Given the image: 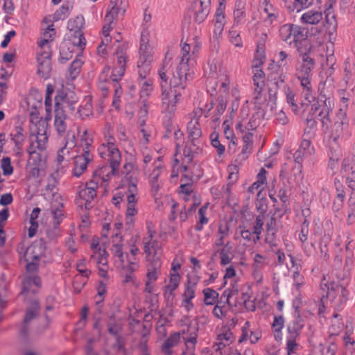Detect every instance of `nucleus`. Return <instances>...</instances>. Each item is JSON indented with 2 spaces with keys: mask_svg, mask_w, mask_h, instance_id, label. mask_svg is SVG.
Masks as SVG:
<instances>
[{
  "mask_svg": "<svg viewBox=\"0 0 355 355\" xmlns=\"http://www.w3.org/2000/svg\"><path fill=\"white\" fill-rule=\"evenodd\" d=\"M234 340V335L229 326L225 324L216 329V338L214 345L216 355L222 354V350L228 347Z\"/></svg>",
  "mask_w": 355,
  "mask_h": 355,
  "instance_id": "23",
  "label": "nucleus"
},
{
  "mask_svg": "<svg viewBox=\"0 0 355 355\" xmlns=\"http://www.w3.org/2000/svg\"><path fill=\"white\" fill-rule=\"evenodd\" d=\"M51 21V17H46L42 22V28L41 35L37 40V51H51V44L55 39V30Z\"/></svg>",
  "mask_w": 355,
  "mask_h": 355,
  "instance_id": "18",
  "label": "nucleus"
},
{
  "mask_svg": "<svg viewBox=\"0 0 355 355\" xmlns=\"http://www.w3.org/2000/svg\"><path fill=\"white\" fill-rule=\"evenodd\" d=\"M112 85L114 89V94L113 96L112 101V106L115 107L116 110H119L121 107V97L123 94V89L119 85L118 81H114L112 80V78H110L108 83L107 86L110 88V85ZM107 92L102 91V95L103 97H106L107 96Z\"/></svg>",
  "mask_w": 355,
  "mask_h": 355,
  "instance_id": "39",
  "label": "nucleus"
},
{
  "mask_svg": "<svg viewBox=\"0 0 355 355\" xmlns=\"http://www.w3.org/2000/svg\"><path fill=\"white\" fill-rule=\"evenodd\" d=\"M180 333H175L171 334L164 342L162 346V351L165 355L171 354V347L177 345L180 341Z\"/></svg>",
  "mask_w": 355,
  "mask_h": 355,
  "instance_id": "50",
  "label": "nucleus"
},
{
  "mask_svg": "<svg viewBox=\"0 0 355 355\" xmlns=\"http://www.w3.org/2000/svg\"><path fill=\"white\" fill-rule=\"evenodd\" d=\"M265 215H258L253 223L252 233L254 235L253 242L257 243L261 239V234L263 230Z\"/></svg>",
  "mask_w": 355,
  "mask_h": 355,
  "instance_id": "46",
  "label": "nucleus"
},
{
  "mask_svg": "<svg viewBox=\"0 0 355 355\" xmlns=\"http://www.w3.org/2000/svg\"><path fill=\"white\" fill-rule=\"evenodd\" d=\"M200 46L194 41H187L181 43L180 60L179 62L189 63L199 51Z\"/></svg>",
  "mask_w": 355,
  "mask_h": 355,
  "instance_id": "29",
  "label": "nucleus"
},
{
  "mask_svg": "<svg viewBox=\"0 0 355 355\" xmlns=\"http://www.w3.org/2000/svg\"><path fill=\"white\" fill-rule=\"evenodd\" d=\"M83 24L84 19L83 17H76L75 19H70L67 24L68 28L71 32V40L73 45L80 50H83L86 46V40L82 31Z\"/></svg>",
  "mask_w": 355,
  "mask_h": 355,
  "instance_id": "20",
  "label": "nucleus"
},
{
  "mask_svg": "<svg viewBox=\"0 0 355 355\" xmlns=\"http://www.w3.org/2000/svg\"><path fill=\"white\" fill-rule=\"evenodd\" d=\"M78 135L80 137V146L83 148V152H85V150H89V148L92 144L93 139L90 135H89L87 130L78 129Z\"/></svg>",
  "mask_w": 355,
  "mask_h": 355,
  "instance_id": "56",
  "label": "nucleus"
},
{
  "mask_svg": "<svg viewBox=\"0 0 355 355\" xmlns=\"http://www.w3.org/2000/svg\"><path fill=\"white\" fill-rule=\"evenodd\" d=\"M76 270L78 271L80 278L88 279L90 275L91 270L86 267V260L80 259L76 262Z\"/></svg>",
  "mask_w": 355,
  "mask_h": 355,
  "instance_id": "64",
  "label": "nucleus"
},
{
  "mask_svg": "<svg viewBox=\"0 0 355 355\" xmlns=\"http://www.w3.org/2000/svg\"><path fill=\"white\" fill-rule=\"evenodd\" d=\"M333 83V78L327 77L326 80L320 83L319 85V91L320 96L325 98L324 105H320L318 110L319 111L318 117L322 123V130L324 133V143L327 148L331 152V136H332V122L331 119V108L327 105V101L328 100L329 105H330V98H327L329 92H331Z\"/></svg>",
  "mask_w": 355,
  "mask_h": 355,
  "instance_id": "8",
  "label": "nucleus"
},
{
  "mask_svg": "<svg viewBox=\"0 0 355 355\" xmlns=\"http://www.w3.org/2000/svg\"><path fill=\"white\" fill-rule=\"evenodd\" d=\"M220 257V264L221 266H226L231 263L232 260V255L231 253V247L229 246L227 242L222 249L218 251Z\"/></svg>",
  "mask_w": 355,
  "mask_h": 355,
  "instance_id": "54",
  "label": "nucleus"
},
{
  "mask_svg": "<svg viewBox=\"0 0 355 355\" xmlns=\"http://www.w3.org/2000/svg\"><path fill=\"white\" fill-rule=\"evenodd\" d=\"M66 115L64 110L55 109L54 126L58 134L61 135L66 131L67 124L65 123Z\"/></svg>",
  "mask_w": 355,
  "mask_h": 355,
  "instance_id": "45",
  "label": "nucleus"
},
{
  "mask_svg": "<svg viewBox=\"0 0 355 355\" xmlns=\"http://www.w3.org/2000/svg\"><path fill=\"white\" fill-rule=\"evenodd\" d=\"M254 87H265V73L261 68L252 69Z\"/></svg>",
  "mask_w": 355,
  "mask_h": 355,
  "instance_id": "61",
  "label": "nucleus"
},
{
  "mask_svg": "<svg viewBox=\"0 0 355 355\" xmlns=\"http://www.w3.org/2000/svg\"><path fill=\"white\" fill-rule=\"evenodd\" d=\"M146 229L147 236L142 239L143 248L146 261L152 262L154 260L160 259L163 249L162 244L157 240L153 239L156 231L152 223H147Z\"/></svg>",
  "mask_w": 355,
  "mask_h": 355,
  "instance_id": "13",
  "label": "nucleus"
},
{
  "mask_svg": "<svg viewBox=\"0 0 355 355\" xmlns=\"http://www.w3.org/2000/svg\"><path fill=\"white\" fill-rule=\"evenodd\" d=\"M198 329V322L191 320L180 332L186 347V350L183 352L182 355H195L194 350L197 343Z\"/></svg>",
  "mask_w": 355,
  "mask_h": 355,
  "instance_id": "19",
  "label": "nucleus"
},
{
  "mask_svg": "<svg viewBox=\"0 0 355 355\" xmlns=\"http://www.w3.org/2000/svg\"><path fill=\"white\" fill-rule=\"evenodd\" d=\"M242 139L244 142V146L241 153L238 155V157L243 159H245L250 153L253 143V138H251L250 135H246L245 137H242Z\"/></svg>",
  "mask_w": 355,
  "mask_h": 355,
  "instance_id": "62",
  "label": "nucleus"
},
{
  "mask_svg": "<svg viewBox=\"0 0 355 355\" xmlns=\"http://www.w3.org/2000/svg\"><path fill=\"white\" fill-rule=\"evenodd\" d=\"M27 104L28 106V110L29 112L30 121L35 127L39 125L38 128L44 126V123L41 125V116L40 114L39 109L42 107V97L38 96L37 98H34L32 96L27 98Z\"/></svg>",
  "mask_w": 355,
  "mask_h": 355,
  "instance_id": "27",
  "label": "nucleus"
},
{
  "mask_svg": "<svg viewBox=\"0 0 355 355\" xmlns=\"http://www.w3.org/2000/svg\"><path fill=\"white\" fill-rule=\"evenodd\" d=\"M340 329V331H344L345 334L343 336V341L345 345L350 344L354 345L355 344V341L353 338L350 337V336L353 334L354 328L353 324L350 321H347L345 324H341V326L338 327Z\"/></svg>",
  "mask_w": 355,
  "mask_h": 355,
  "instance_id": "52",
  "label": "nucleus"
},
{
  "mask_svg": "<svg viewBox=\"0 0 355 355\" xmlns=\"http://www.w3.org/2000/svg\"><path fill=\"white\" fill-rule=\"evenodd\" d=\"M260 7L266 14L265 21L271 24L279 17V10L271 3V0H260Z\"/></svg>",
  "mask_w": 355,
  "mask_h": 355,
  "instance_id": "34",
  "label": "nucleus"
},
{
  "mask_svg": "<svg viewBox=\"0 0 355 355\" xmlns=\"http://www.w3.org/2000/svg\"><path fill=\"white\" fill-rule=\"evenodd\" d=\"M112 244L110 250L116 258L118 259L117 261L119 266L125 269L127 271L135 272L139 268V256L133 257L132 255H127V265H125V258L123 251L122 237L118 234H116L112 239Z\"/></svg>",
  "mask_w": 355,
  "mask_h": 355,
  "instance_id": "12",
  "label": "nucleus"
},
{
  "mask_svg": "<svg viewBox=\"0 0 355 355\" xmlns=\"http://www.w3.org/2000/svg\"><path fill=\"white\" fill-rule=\"evenodd\" d=\"M90 249L92 250L90 261L97 266L98 276L102 278L97 283L96 295L94 297L95 304L98 305L103 302L107 295V285L110 282L107 265L108 253L104 247L100 245L99 239L96 236L93 237L91 241Z\"/></svg>",
  "mask_w": 355,
  "mask_h": 355,
  "instance_id": "2",
  "label": "nucleus"
},
{
  "mask_svg": "<svg viewBox=\"0 0 355 355\" xmlns=\"http://www.w3.org/2000/svg\"><path fill=\"white\" fill-rule=\"evenodd\" d=\"M119 8L114 6L106 13L105 17V24L103 26L102 34L110 35V31L113 29V21L119 14Z\"/></svg>",
  "mask_w": 355,
  "mask_h": 355,
  "instance_id": "40",
  "label": "nucleus"
},
{
  "mask_svg": "<svg viewBox=\"0 0 355 355\" xmlns=\"http://www.w3.org/2000/svg\"><path fill=\"white\" fill-rule=\"evenodd\" d=\"M74 113V116L80 120L89 119L94 116V108L92 100L90 96H85L81 104L78 106L77 111Z\"/></svg>",
  "mask_w": 355,
  "mask_h": 355,
  "instance_id": "31",
  "label": "nucleus"
},
{
  "mask_svg": "<svg viewBox=\"0 0 355 355\" xmlns=\"http://www.w3.org/2000/svg\"><path fill=\"white\" fill-rule=\"evenodd\" d=\"M83 64V60L80 56H78L71 64L69 72L71 79H75L79 74L80 68Z\"/></svg>",
  "mask_w": 355,
  "mask_h": 355,
  "instance_id": "59",
  "label": "nucleus"
},
{
  "mask_svg": "<svg viewBox=\"0 0 355 355\" xmlns=\"http://www.w3.org/2000/svg\"><path fill=\"white\" fill-rule=\"evenodd\" d=\"M138 74H139V80H144V79H151L148 76L150 75L151 71V63H138Z\"/></svg>",
  "mask_w": 355,
  "mask_h": 355,
  "instance_id": "63",
  "label": "nucleus"
},
{
  "mask_svg": "<svg viewBox=\"0 0 355 355\" xmlns=\"http://www.w3.org/2000/svg\"><path fill=\"white\" fill-rule=\"evenodd\" d=\"M171 67V58H168L166 55L157 71L159 78L161 80V110L162 113L168 117V123L171 122V119L177 110V104L184 93L177 90V89L167 88L166 86L169 78L167 73Z\"/></svg>",
  "mask_w": 355,
  "mask_h": 355,
  "instance_id": "3",
  "label": "nucleus"
},
{
  "mask_svg": "<svg viewBox=\"0 0 355 355\" xmlns=\"http://www.w3.org/2000/svg\"><path fill=\"white\" fill-rule=\"evenodd\" d=\"M45 250V243L41 239L33 242L27 248L24 253L26 271L22 280V290L20 295L26 300L28 299L32 294L36 293L41 287V279L36 272L40 259L44 256Z\"/></svg>",
  "mask_w": 355,
  "mask_h": 355,
  "instance_id": "1",
  "label": "nucleus"
},
{
  "mask_svg": "<svg viewBox=\"0 0 355 355\" xmlns=\"http://www.w3.org/2000/svg\"><path fill=\"white\" fill-rule=\"evenodd\" d=\"M103 139L98 148L100 157L110 163L111 171L107 172L115 175L119 168L121 162V154L114 137V128L110 123H106L103 130Z\"/></svg>",
  "mask_w": 355,
  "mask_h": 355,
  "instance_id": "4",
  "label": "nucleus"
},
{
  "mask_svg": "<svg viewBox=\"0 0 355 355\" xmlns=\"http://www.w3.org/2000/svg\"><path fill=\"white\" fill-rule=\"evenodd\" d=\"M76 145V144L74 135H68L64 146L61 148L58 153V162L59 163L62 162L65 156L69 154L70 150L73 149Z\"/></svg>",
  "mask_w": 355,
  "mask_h": 355,
  "instance_id": "43",
  "label": "nucleus"
},
{
  "mask_svg": "<svg viewBox=\"0 0 355 355\" xmlns=\"http://www.w3.org/2000/svg\"><path fill=\"white\" fill-rule=\"evenodd\" d=\"M181 280L180 274H169L168 281L164 288V295L167 301H172L175 297V291L178 288Z\"/></svg>",
  "mask_w": 355,
  "mask_h": 355,
  "instance_id": "33",
  "label": "nucleus"
},
{
  "mask_svg": "<svg viewBox=\"0 0 355 355\" xmlns=\"http://www.w3.org/2000/svg\"><path fill=\"white\" fill-rule=\"evenodd\" d=\"M230 234V225L227 222L220 223L218 230L215 234L214 246L218 248L225 246V239Z\"/></svg>",
  "mask_w": 355,
  "mask_h": 355,
  "instance_id": "38",
  "label": "nucleus"
},
{
  "mask_svg": "<svg viewBox=\"0 0 355 355\" xmlns=\"http://www.w3.org/2000/svg\"><path fill=\"white\" fill-rule=\"evenodd\" d=\"M93 156L90 150H85V152L77 155L74 159V167L73 174L76 177H80L87 169V164L92 160Z\"/></svg>",
  "mask_w": 355,
  "mask_h": 355,
  "instance_id": "30",
  "label": "nucleus"
},
{
  "mask_svg": "<svg viewBox=\"0 0 355 355\" xmlns=\"http://www.w3.org/2000/svg\"><path fill=\"white\" fill-rule=\"evenodd\" d=\"M220 87L218 89V104L214 112L213 121H218L224 113L227 107V100L230 96V78L226 73H222L219 76Z\"/></svg>",
  "mask_w": 355,
  "mask_h": 355,
  "instance_id": "17",
  "label": "nucleus"
},
{
  "mask_svg": "<svg viewBox=\"0 0 355 355\" xmlns=\"http://www.w3.org/2000/svg\"><path fill=\"white\" fill-rule=\"evenodd\" d=\"M166 55L168 58H171V62L172 63V58L168 56V53H166L165 57ZM171 69L170 87L184 92L187 86V83L193 78V69L189 63L179 62L175 68L169 69L168 71Z\"/></svg>",
  "mask_w": 355,
  "mask_h": 355,
  "instance_id": "11",
  "label": "nucleus"
},
{
  "mask_svg": "<svg viewBox=\"0 0 355 355\" xmlns=\"http://www.w3.org/2000/svg\"><path fill=\"white\" fill-rule=\"evenodd\" d=\"M140 87L139 95L143 102H146L154 89L153 79H144L138 81Z\"/></svg>",
  "mask_w": 355,
  "mask_h": 355,
  "instance_id": "42",
  "label": "nucleus"
},
{
  "mask_svg": "<svg viewBox=\"0 0 355 355\" xmlns=\"http://www.w3.org/2000/svg\"><path fill=\"white\" fill-rule=\"evenodd\" d=\"M281 40L289 45L298 47L306 37L304 29L298 25L286 24L282 26L279 31Z\"/></svg>",
  "mask_w": 355,
  "mask_h": 355,
  "instance_id": "15",
  "label": "nucleus"
},
{
  "mask_svg": "<svg viewBox=\"0 0 355 355\" xmlns=\"http://www.w3.org/2000/svg\"><path fill=\"white\" fill-rule=\"evenodd\" d=\"M303 327V321L300 318L290 322L287 327V330L289 334L288 336L296 338L299 335Z\"/></svg>",
  "mask_w": 355,
  "mask_h": 355,
  "instance_id": "55",
  "label": "nucleus"
},
{
  "mask_svg": "<svg viewBox=\"0 0 355 355\" xmlns=\"http://www.w3.org/2000/svg\"><path fill=\"white\" fill-rule=\"evenodd\" d=\"M315 66L314 59L308 53L301 55L300 60H298L296 65V76L300 81L303 89L302 94L308 103H311L315 100V93L311 84Z\"/></svg>",
  "mask_w": 355,
  "mask_h": 355,
  "instance_id": "7",
  "label": "nucleus"
},
{
  "mask_svg": "<svg viewBox=\"0 0 355 355\" xmlns=\"http://www.w3.org/2000/svg\"><path fill=\"white\" fill-rule=\"evenodd\" d=\"M149 35L147 29L141 32L138 63H152L153 62L154 46L149 43Z\"/></svg>",
  "mask_w": 355,
  "mask_h": 355,
  "instance_id": "22",
  "label": "nucleus"
},
{
  "mask_svg": "<svg viewBox=\"0 0 355 355\" xmlns=\"http://www.w3.org/2000/svg\"><path fill=\"white\" fill-rule=\"evenodd\" d=\"M161 267L162 262L160 259L148 262L146 266V280L156 282L161 275Z\"/></svg>",
  "mask_w": 355,
  "mask_h": 355,
  "instance_id": "36",
  "label": "nucleus"
},
{
  "mask_svg": "<svg viewBox=\"0 0 355 355\" xmlns=\"http://www.w3.org/2000/svg\"><path fill=\"white\" fill-rule=\"evenodd\" d=\"M202 114V109H196L188 115L187 130L189 141L187 142L183 148L184 162L182 167L187 169L186 164H191L193 159V154L200 148V137L202 131L199 123V119Z\"/></svg>",
  "mask_w": 355,
  "mask_h": 355,
  "instance_id": "5",
  "label": "nucleus"
},
{
  "mask_svg": "<svg viewBox=\"0 0 355 355\" xmlns=\"http://www.w3.org/2000/svg\"><path fill=\"white\" fill-rule=\"evenodd\" d=\"M245 1L237 0L235 3L233 16H234V26H238L243 24L246 20L245 13Z\"/></svg>",
  "mask_w": 355,
  "mask_h": 355,
  "instance_id": "37",
  "label": "nucleus"
},
{
  "mask_svg": "<svg viewBox=\"0 0 355 355\" xmlns=\"http://www.w3.org/2000/svg\"><path fill=\"white\" fill-rule=\"evenodd\" d=\"M155 168L152 173L150 174L149 183L151 187V192L154 196H155L162 184V180H159V177L165 173L166 170L162 164V157H158L157 160L155 162Z\"/></svg>",
  "mask_w": 355,
  "mask_h": 355,
  "instance_id": "26",
  "label": "nucleus"
},
{
  "mask_svg": "<svg viewBox=\"0 0 355 355\" xmlns=\"http://www.w3.org/2000/svg\"><path fill=\"white\" fill-rule=\"evenodd\" d=\"M266 60L265 52L263 48L257 47V49L255 52L252 63V69H258L261 68Z\"/></svg>",
  "mask_w": 355,
  "mask_h": 355,
  "instance_id": "58",
  "label": "nucleus"
},
{
  "mask_svg": "<svg viewBox=\"0 0 355 355\" xmlns=\"http://www.w3.org/2000/svg\"><path fill=\"white\" fill-rule=\"evenodd\" d=\"M315 149L309 140L303 139L301 142L300 149L294 154L295 161L301 164L303 157H308L314 155Z\"/></svg>",
  "mask_w": 355,
  "mask_h": 355,
  "instance_id": "35",
  "label": "nucleus"
},
{
  "mask_svg": "<svg viewBox=\"0 0 355 355\" xmlns=\"http://www.w3.org/2000/svg\"><path fill=\"white\" fill-rule=\"evenodd\" d=\"M267 171L265 168H261L257 175V180L250 186V191L254 192L256 190H261L263 184L266 183Z\"/></svg>",
  "mask_w": 355,
  "mask_h": 355,
  "instance_id": "53",
  "label": "nucleus"
},
{
  "mask_svg": "<svg viewBox=\"0 0 355 355\" xmlns=\"http://www.w3.org/2000/svg\"><path fill=\"white\" fill-rule=\"evenodd\" d=\"M251 102L257 110L258 116L269 118L274 114L276 108L275 93L272 94L269 90L267 94L265 87H254Z\"/></svg>",
  "mask_w": 355,
  "mask_h": 355,
  "instance_id": "10",
  "label": "nucleus"
},
{
  "mask_svg": "<svg viewBox=\"0 0 355 355\" xmlns=\"http://www.w3.org/2000/svg\"><path fill=\"white\" fill-rule=\"evenodd\" d=\"M209 206V203L207 202L203 205L198 211V222L195 225V230L200 232L203 230V226L209 223V218L207 217V210Z\"/></svg>",
  "mask_w": 355,
  "mask_h": 355,
  "instance_id": "47",
  "label": "nucleus"
},
{
  "mask_svg": "<svg viewBox=\"0 0 355 355\" xmlns=\"http://www.w3.org/2000/svg\"><path fill=\"white\" fill-rule=\"evenodd\" d=\"M210 0H200V8L196 10L194 16L197 23L201 24L206 19L210 12Z\"/></svg>",
  "mask_w": 355,
  "mask_h": 355,
  "instance_id": "41",
  "label": "nucleus"
},
{
  "mask_svg": "<svg viewBox=\"0 0 355 355\" xmlns=\"http://www.w3.org/2000/svg\"><path fill=\"white\" fill-rule=\"evenodd\" d=\"M78 101V97L72 91H58L55 97V109L67 108L71 113L76 111V105Z\"/></svg>",
  "mask_w": 355,
  "mask_h": 355,
  "instance_id": "21",
  "label": "nucleus"
},
{
  "mask_svg": "<svg viewBox=\"0 0 355 355\" xmlns=\"http://www.w3.org/2000/svg\"><path fill=\"white\" fill-rule=\"evenodd\" d=\"M322 19V14L321 12L310 10L302 14L301 16V21L306 24H317Z\"/></svg>",
  "mask_w": 355,
  "mask_h": 355,
  "instance_id": "44",
  "label": "nucleus"
},
{
  "mask_svg": "<svg viewBox=\"0 0 355 355\" xmlns=\"http://www.w3.org/2000/svg\"><path fill=\"white\" fill-rule=\"evenodd\" d=\"M198 279L197 277H190L188 279L185 285V290L182 295L183 297L193 300L196 296V290Z\"/></svg>",
  "mask_w": 355,
  "mask_h": 355,
  "instance_id": "51",
  "label": "nucleus"
},
{
  "mask_svg": "<svg viewBox=\"0 0 355 355\" xmlns=\"http://www.w3.org/2000/svg\"><path fill=\"white\" fill-rule=\"evenodd\" d=\"M11 140L14 142V150L19 156L23 155V146L26 139L25 130L21 125L15 126L13 132L10 133Z\"/></svg>",
  "mask_w": 355,
  "mask_h": 355,
  "instance_id": "32",
  "label": "nucleus"
},
{
  "mask_svg": "<svg viewBox=\"0 0 355 355\" xmlns=\"http://www.w3.org/2000/svg\"><path fill=\"white\" fill-rule=\"evenodd\" d=\"M137 180H133L128 187L127 207L125 211V223L129 227L133 226L135 221V216L138 213L137 209Z\"/></svg>",
  "mask_w": 355,
  "mask_h": 355,
  "instance_id": "16",
  "label": "nucleus"
},
{
  "mask_svg": "<svg viewBox=\"0 0 355 355\" xmlns=\"http://www.w3.org/2000/svg\"><path fill=\"white\" fill-rule=\"evenodd\" d=\"M204 295V302L207 305L214 304L218 297V293L217 291L210 288H206L202 291Z\"/></svg>",
  "mask_w": 355,
  "mask_h": 355,
  "instance_id": "60",
  "label": "nucleus"
},
{
  "mask_svg": "<svg viewBox=\"0 0 355 355\" xmlns=\"http://www.w3.org/2000/svg\"><path fill=\"white\" fill-rule=\"evenodd\" d=\"M283 215L284 213L281 209H276L266 222V230L277 232Z\"/></svg>",
  "mask_w": 355,
  "mask_h": 355,
  "instance_id": "49",
  "label": "nucleus"
},
{
  "mask_svg": "<svg viewBox=\"0 0 355 355\" xmlns=\"http://www.w3.org/2000/svg\"><path fill=\"white\" fill-rule=\"evenodd\" d=\"M51 213L53 214V223L60 225L64 218L62 204L58 203L57 206L52 204Z\"/></svg>",
  "mask_w": 355,
  "mask_h": 355,
  "instance_id": "57",
  "label": "nucleus"
},
{
  "mask_svg": "<svg viewBox=\"0 0 355 355\" xmlns=\"http://www.w3.org/2000/svg\"><path fill=\"white\" fill-rule=\"evenodd\" d=\"M114 67L112 69L106 66L101 71L99 77L98 87L101 91L107 92V84L112 78L114 81H119L124 75L126 64L128 60L127 47L124 44L119 46L114 53Z\"/></svg>",
  "mask_w": 355,
  "mask_h": 355,
  "instance_id": "6",
  "label": "nucleus"
},
{
  "mask_svg": "<svg viewBox=\"0 0 355 355\" xmlns=\"http://www.w3.org/2000/svg\"><path fill=\"white\" fill-rule=\"evenodd\" d=\"M333 282L327 279L326 277L324 276L320 284V290L322 291L321 302L322 304L319 307V313L321 314L324 311V302L327 300L329 292L333 288Z\"/></svg>",
  "mask_w": 355,
  "mask_h": 355,
  "instance_id": "48",
  "label": "nucleus"
},
{
  "mask_svg": "<svg viewBox=\"0 0 355 355\" xmlns=\"http://www.w3.org/2000/svg\"><path fill=\"white\" fill-rule=\"evenodd\" d=\"M37 74L42 78H48L52 69L51 51H37Z\"/></svg>",
  "mask_w": 355,
  "mask_h": 355,
  "instance_id": "25",
  "label": "nucleus"
},
{
  "mask_svg": "<svg viewBox=\"0 0 355 355\" xmlns=\"http://www.w3.org/2000/svg\"><path fill=\"white\" fill-rule=\"evenodd\" d=\"M35 133L31 128V133L29 137L30 145L27 148L30 159H40V153L45 150L48 145V136L45 126L38 128Z\"/></svg>",
  "mask_w": 355,
  "mask_h": 355,
  "instance_id": "14",
  "label": "nucleus"
},
{
  "mask_svg": "<svg viewBox=\"0 0 355 355\" xmlns=\"http://www.w3.org/2000/svg\"><path fill=\"white\" fill-rule=\"evenodd\" d=\"M40 306L37 299L33 298L28 301L26 313L24 319L23 327L21 329V334L25 335L26 332V326L34 318H35L40 313Z\"/></svg>",
  "mask_w": 355,
  "mask_h": 355,
  "instance_id": "28",
  "label": "nucleus"
},
{
  "mask_svg": "<svg viewBox=\"0 0 355 355\" xmlns=\"http://www.w3.org/2000/svg\"><path fill=\"white\" fill-rule=\"evenodd\" d=\"M261 118L262 116H258L257 112H256L246 121H237L235 126L237 134L240 135L241 137L250 135L251 138H253L254 131L260 124Z\"/></svg>",
  "mask_w": 355,
  "mask_h": 355,
  "instance_id": "24",
  "label": "nucleus"
},
{
  "mask_svg": "<svg viewBox=\"0 0 355 355\" xmlns=\"http://www.w3.org/2000/svg\"><path fill=\"white\" fill-rule=\"evenodd\" d=\"M107 170V167H103L95 171L92 179L89 182L78 187V195L76 198L78 207L85 209H89L91 207L92 200L96 196L98 181L101 180L102 183L106 184L109 179L108 173L105 175Z\"/></svg>",
  "mask_w": 355,
  "mask_h": 355,
  "instance_id": "9",
  "label": "nucleus"
}]
</instances>
